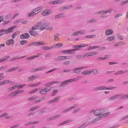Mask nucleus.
<instances>
[{
    "mask_svg": "<svg viewBox=\"0 0 128 128\" xmlns=\"http://www.w3.org/2000/svg\"><path fill=\"white\" fill-rule=\"evenodd\" d=\"M86 46H88V44H80L74 46L73 48H75L74 49H70L67 50H64L62 51V52L63 54H74V52L76 50H80V48H86Z\"/></svg>",
    "mask_w": 128,
    "mask_h": 128,
    "instance_id": "obj_1",
    "label": "nucleus"
},
{
    "mask_svg": "<svg viewBox=\"0 0 128 128\" xmlns=\"http://www.w3.org/2000/svg\"><path fill=\"white\" fill-rule=\"evenodd\" d=\"M102 112H104V110L102 109H98L97 110H92L90 112H89V114H94V116H97L98 118H104L110 114V112H108L105 114H102Z\"/></svg>",
    "mask_w": 128,
    "mask_h": 128,
    "instance_id": "obj_2",
    "label": "nucleus"
},
{
    "mask_svg": "<svg viewBox=\"0 0 128 128\" xmlns=\"http://www.w3.org/2000/svg\"><path fill=\"white\" fill-rule=\"evenodd\" d=\"M114 10V8H110L108 10H102L101 11H99L98 12H96L94 14H103L102 15L100 16V18H108V15L106 14H112V12Z\"/></svg>",
    "mask_w": 128,
    "mask_h": 128,
    "instance_id": "obj_3",
    "label": "nucleus"
},
{
    "mask_svg": "<svg viewBox=\"0 0 128 128\" xmlns=\"http://www.w3.org/2000/svg\"><path fill=\"white\" fill-rule=\"evenodd\" d=\"M82 78V76H77V78H74L73 79L66 80L65 81L61 82L59 86L60 88H64V86H66V84H70V82H78V80H80L78 78Z\"/></svg>",
    "mask_w": 128,
    "mask_h": 128,
    "instance_id": "obj_4",
    "label": "nucleus"
},
{
    "mask_svg": "<svg viewBox=\"0 0 128 128\" xmlns=\"http://www.w3.org/2000/svg\"><path fill=\"white\" fill-rule=\"evenodd\" d=\"M116 86H110L109 88L106 87V86H98L94 88V92H98V90H116Z\"/></svg>",
    "mask_w": 128,
    "mask_h": 128,
    "instance_id": "obj_5",
    "label": "nucleus"
},
{
    "mask_svg": "<svg viewBox=\"0 0 128 128\" xmlns=\"http://www.w3.org/2000/svg\"><path fill=\"white\" fill-rule=\"evenodd\" d=\"M64 46V44L62 43H58L57 44H55L53 45L52 46H44L42 47V50H52V48H62Z\"/></svg>",
    "mask_w": 128,
    "mask_h": 128,
    "instance_id": "obj_6",
    "label": "nucleus"
},
{
    "mask_svg": "<svg viewBox=\"0 0 128 128\" xmlns=\"http://www.w3.org/2000/svg\"><path fill=\"white\" fill-rule=\"evenodd\" d=\"M16 28V26H13L8 28V30H0V37L2 36H4L6 34H10V32H14V29Z\"/></svg>",
    "mask_w": 128,
    "mask_h": 128,
    "instance_id": "obj_7",
    "label": "nucleus"
},
{
    "mask_svg": "<svg viewBox=\"0 0 128 128\" xmlns=\"http://www.w3.org/2000/svg\"><path fill=\"white\" fill-rule=\"evenodd\" d=\"M43 8L42 6H41L36 8L30 13L28 14V16H34L38 14H40V12L42 10Z\"/></svg>",
    "mask_w": 128,
    "mask_h": 128,
    "instance_id": "obj_8",
    "label": "nucleus"
},
{
    "mask_svg": "<svg viewBox=\"0 0 128 128\" xmlns=\"http://www.w3.org/2000/svg\"><path fill=\"white\" fill-rule=\"evenodd\" d=\"M40 24V30L41 31L44 30H46L48 26H50V23L48 22H44L42 21L39 22Z\"/></svg>",
    "mask_w": 128,
    "mask_h": 128,
    "instance_id": "obj_9",
    "label": "nucleus"
},
{
    "mask_svg": "<svg viewBox=\"0 0 128 128\" xmlns=\"http://www.w3.org/2000/svg\"><path fill=\"white\" fill-rule=\"evenodd\" d=\"M84 68H88V67H86V66H82L81 67L74 68L72 69V70L73 72H74V74H80V72H82V70H84Z\"/></svg>",
    "mask_w": 128,
    "mask_h": 128,
    "instance_id": "obj_10",
    "label": "nucleus"
},
{
    "mask_svg": "<svg viewBox=\"0 0 128 128\" xmlns=\"http://www.w3.org/2000/svg\"><path fill=\"white\" fill-rule=\"evenodd\" d=\"M122 96H124L122 94H117L114 95V96H112V97L109 98L108 100L112 102L113 100H116V98H118V97H120V98H122Z\"/></svg>",
    "mask_w": 128,
    "mask_h": 128,
    "instance_id": "obj_11",
    "label": "nucleus"
},
{
    "mask_svg": "<svg viewBox=\"0 0 128 128\" xmlns=\"http://www.w3.org/2000/svg\"><path fill=\"white\" fill-rule=\"evenodd\" d=\"M44 46V42H33L31 44H30L28 45V46Z\"/></svg>",
    "mask_w": 128,
    "mask_h": 128,
    "instance_id": "obj_12",
    "label": "nucleus"
},
{
    "mask_svg": "<svg viewBox=\"0 0 128 128\" xmlns=\"http://www.w3.org/2000/svg\"><path fill=\"white\" fill-rule=\"evenodd\" d=\"M78 34H86V30H81L74 32L72 34V36H78Z\"/></svg>",
    "mask_w": 128,
    "mask_h": 128,
    "instance_id": "obj_13",
    "label": "nucleus"
},
{
    "mask_svg": "<svg viewBox=\"0 0 128 128\" xmlns=\"http://www.w3.org/2000/svg\"><path fill=\"white\" fill-rule=\"evenodd\" d=\"M44 70H46V66H41L37 68H34L31 70V72H36Z\"/></svg>",
    "mask_w": 128,
    "mask_h": 128,
    "instance_id": "obj_14",
    "label": "nucleus"
},
{
    "mask_svg": "<svg viewBox=\"0 0 128 128\" xmlns=\"http://www.w3.org/2000/svg\"><path fill=\"white\" fill-rule=\"evenodd\" d=\"M38 76H39L38 74L30 76V77L27 78V82H34V80H36V78H38Z\"/></svg>",
    "mask_w": 128,
    "mask_h": 128,
    "instance_id": "obj_15",
    "label": "nucleus"
},
{
    "mask_svg": "<svg viewBox=\"0 0 128 128\" xmlns=\"http://www.w3.org/2000/svg\"><path fill=\"white\" fill-rule=\"evenodd\" d=\"M96 54H98L96 52H89L88 53H86V54H84L83 55V56L84 58H88V56H96Z\"/></svg>",
    "mask_w": 128,
    "mask_h": 128,
    "instance_id": "obj_16",
    "label": "nucleus"
},
{
    "mask_svg": "<svg viewBox=\"0 0 128 128\" xmlns=\"http://www.w3.org/2000/svg\"><path fill=\"white\" fill-rule=\"evenodd\" d=\"M52 82H50L45 84L46 87L44 88V89L46 90V92H50V90H51L52 88L50 86L52 85Z\"/></svg>",
    "mask_w": 128,
    "mask_h": 128,
    "instance_id": "obj_17",
    "label": "nucleus"
},
{
    "mask_svg": "<svg viewBox=\"0 0 128 128\" xmlns=\"http://www.w3.org/2000/svg\"><path fill=\"white\" fill-rule=\"evenodd\" d=\"M64 18H66V14L64 13L59 14L54 16L55 20Z\"/></svg>",
    "mask_w": 128,
    "mask_h": 128,
    "instance_id": "obj_18",
    "label": "nucleus"
},
{
    "mask_svg": "<svg viewBox=\"0 0 128 128\" xmlns=\"http://www.w3.org/2000/svg\"><path fill=\"white\" fill-rule=\"evenodd\" d=\"M52 14V10H46L42 12V16H48Z\"/></svg>",
    "mask_w": 128,
    "mask_h": 128,
    "instance_id": "obj_19",
    "label": "nucleus"
},
{
    "mask_svg": "<svg viewBox=\"0 0 128 128\" xmlns=\"http://www.w3.org/2000/svg\"><path fill=\"white\" fill-rule=\"evenodd\" d=\"M64 0H57L54 1H52L49 2L50 4H60L64 2Z\"/></svg>",
    "mask_w": 128,
    "mask_h": 128,
    "instance_id": "obj_20",
    "label": "nucleus"
},
{
    "mask_svg": "<svg viewBox=\"0 0 128 128\" xmlns=\"http://www.w3.org/2000/svg\"><path fill=\"white\" fill-rule=\"evenodd\" d=\"M12 84V82L10 80H3L0 82V86H4V84Z\"/></svg>",
    "mask_w": 128,
    "mask_h": 128,
    "instance_id": "obj_21",
    "label": "nucleus"
},
{
    "mask_svg": "<svg viewBox=\"0 0 128 128\" xmlns=\"http://www.w3.org/2000/svg\"><path fill=\"white\" fill-rule=\"evenodd\" d=\"M8 115V113L5 112L2 114L1 116H0V118H4V119L5 120H10V118H12V116H6Z\"/></svg>",
    "mask_w": 128,
    "mask_h": 128,
    "instance_id": "obj_22",
    "label": "nucleus"
},
{
    "mask_svg": "<svg viewBox=\"0 0 128 128\" xmlns=\"http://www.w3.org/2000/svg\"><path fill=\"white\" fill-rule=\"evenodd\" d=\"M60 114H57L54 116H53L50 118H48L46 120L47 122H50V120H56V118H60Z\"/></svg>",
    "mask_w": 128,
    "mask_h": 128,
    "instance_id": "obj_23",
    "label": "nucleus"
},
{
    "mask_svg": "<svg viewBox=\"0 0 128 128\" xmlns=\"http://www.w3.org/2000/svg\"><path fill=\"white\" fill-rule=\"evenodd\" d=\"M30 38V34L28 33H25L20 36L21 40H26Z\"/></svg>",
    "mask_w": 128,
    "mask_h": 128,
    "instance_id": "obj_24",
    "label": "nucleus"
},
{
    "mask_svg": "<svg viewBox=\"0 0 128 128\" xmlns=\"http://www.w3.org/2000/svg\"><path fill=\"white\" fill-rule=\"evenodd\" d=\"M14 44V39L8 40L6 42V46H12Z\"/></svg>",
    "mask_w": 128,
    "mask_h": 128,
    "instance_id": "obj_25",
    "label": "nucleus"
},
{
    "mask_svg": "<svg viewBox=\"0 0 128 128\" xmlns=\"http://www.w3.org/2000/svg\"><path fill=\"white\" fill-rule=\"evenodd\" d=\"M60 98V96H56L52 100H51L49 102H48V104H56V102L59 100Z\"/></svg>",
    "mask_w": 128,
    "mask_h": 128,
    "instance_id": "obj_26",
    "label": "nucleus"
},
{
    "mask_svg": "<svg viewBox=\"0 0 128 128\" xmlns=\"http://www.w3.org/2000/svg\"><path fill=\"white\" fill-rule=\"evenodd\" d=\"M126 72H128V70H125L124 71L122 70H119L114 73V76H119L120 74H126Z\"/></svg>",
    "mask_w": 128,
    "mask_h": 128,
    "instance_id": "obj_27",
    "label": "nucleus"
},
{
    "mask_svg": "<svg viewBox=\"0 0 128 128\" xmlns=\"http://www.w3.org/2000/svg\"><path fill=\"white\" fill-rule=\"evenodd\" d=\"M72 119H68V120H66L64 122L58 124V126H63V124H68V122H72Z\"/></svg>",
    "mask_w": 128,
    "mask_h": 128,
    "instance_id": "obj_28",
    "label": "nucleus"
},
{
    "mask_svg": "<svg viewBox=\"0 0 128 128\" xmlns=\"http://www.w3.org/2000/svg\"><path fill=\"white\" fill-rule=\"evenodd\" d=\"M116 36L112 35L110 36H108L106 38V40H108V42H112V40H116Z\"/></svg>",
    "mask_w": 128,
    "mask_h": 128,
    "instance_id": "obj_29",
    "label": "nucleus"
},
{
    "mask_svg": "<svg viewBox=\"0 0 128 128\" xmlns=\"http://www.w3.org/2000/svg\"><path fill=\"white\" fill-rule=\"evenodd\" d=\"M106 36H112L114 34V31L112 29H108L105 31Z\"/></svg>",
    "mask_w": 128,
    "mask_h": 128,
    "instance_id": "obj_30",
    "label": "nucleus"
},
{
    "mask_svg": "<svg viewBox=\"0 0 128 128\" xmlns=\"http://www.w3.org/2000/svg\"><path fill=\"white\" fill-rule=\"evenodd\" d=\"M34 30H32V29L30 30L29 32V34L32 36H36V34H38V32L36 31H34Z\"/></svg>",
    "mask_w": 128,
    "mask_h": 128,
    "instance_id": "obj_31",
    "label": "nucleus"
},
{
    "mask_svg": "<svg viewBox=\"0 0 128 128\" xmlns=\"http://www.w3.org/2000/svg\"><path fill=\"white\" fill-rule=\"evenodd\" d=\"M10 58V56H6L2 57V58H1L0 59V64L2 62H6V60H8V58Z\"/></svg>",
    "mask_w": 128,
    "mask_h": 128,
    "instance_id": "obj_32",
    "label": "nucleus"
},
{
    "mask_svg": "<svg viewBox=\"0 0 128 128\" xmlns=\"http://www.w3.org/2000/svg\"><path fill=\"white\" fill-rule=\"evenodd\" d=\"M38 28H40V22L37 23L35 26H33L31 30H38Z\"/></svg>",
    "mask_w": 128,
    "mask_h": 128,
    "instance_id": "obj_33",
    "label": "nucleus"
},
{
    "mask_svg": "<svg viewBox=\"0 0 128 128\" xmlns=\"http://www.w3.org/2000/svg\"><path fill=\"white\" fill-rule=\"evenodd\" d=\"M40 108V106H36L30 109V112H34L36 110Z\"/></svg>",
    "mask_w": 128,
    "mask_h": 128,
    "instance_id": "obj_34",
    "label": "nucleus"
},
{
    "mask_svg": "<svg viewBox=\"0 0 128 128\" xmlns=\"http://www.w3.org/2000/svg\"><path fill=\"white\" fill-rule=\"evenodd\" d=\"M126 42H118L114 44V46H124Z\"/></svg>",
    "mask_w": 128,
    "mask_h": 128,
    "instance_id": "obj_35",
    "label": "nucleus"
},
{
    "mask_svg": "<svg viewBox=\"0 0 128 128\" xmlns=\"http://www.w3.org/2000/svg\"><path fill=\"white\" fill-rule=\"evenodd\" d=\"M55 60L58 62H60V60H64V56H58L57 58H54Z\"/></svg>",
    "mask_w": 128,
    "mask_h": 128,
    "instance_id": "obj_36",
    "label": "nucleus"
},
{
    "mask_svg": "<svg viewBox=\"0 0 128 128\" xmlns=\"http://www.w3.org/2000/svg\"><path fill=\"white\" fill-rule=\"evenodd\" d=\"M18 88V84H15L12 87L8 88L7 90L8 92H10V90H16V88Z\"/></svg>",
    "mask_w": 128,
    "mask_h": 128,
    "instance_id": "obj_37",
    "label": "nucleus"
},
{
    "mask_svg": "<svg viewBox=\"0 0 128 128\" xmlns=\"http://www.w3.org/2000/svg\"><path fill=\"white\" fill-rule=\"evenodd\" d=\"M92 74V72L88 70H84L82 72V74H84V76H86V74Z\"/></svg>",
    "mask_w": 128,
    "mask_h": 128,
    "instance_id": "obj_38",
    "label": "nucleus"
},
{
    "mask_svg": "<svg viewBox=\"0 0 128 128\" xmlns=\"http://www.w3.org/2000/svg\"><path fill=\"white\" fill-rule=\"evenodd\" d=\"M117 38L120 40H124V36L120 34H118L116 35Z\"/></svg>",
    "mask_w": 128,
    "mask_h": 128,
    "instance_id": "obj_39",
    "label": "nucleus"
},
{
    "mask_svg": "<svg viewBox=\"0 0 128 128\" xmlns=\"http://www.w3.org/2000/svg\"><path fill=\"white\" fill-rule=\"evenodd\" d=\"M18 68V67H14L12 68L9 69L6 71L7 72H14V70H16Z\"/></svg>",
    "mask_w": 128,
    "mask_h": 128,
    "instance_id": "obj_40",
    "label": "nucleus"
},
{
    "mask_svg": "<svg viewBox=\"0 0 128 128\" xmlns=\"http://www.w3.org/2000/svg\"><path fill=\"white\" fill-rule=\"evenodd\" d=\"M48 92L45 88L41 90L40 92V94L42 95L46 94Z\"/></svg>",
    "mask_w": 128,
    "mask_h": 128,
    "instance_id": "obj_41",
    "label": "nucleus"
},
{
    "mask_svg": "<svg viewBox=\"0 0 128 128\" xmlns=\"http://www.w3.org/2000/svg\"><path fill=\"white\" fill-rule=\"evenodd\" d=\"M96 34L94 35H88L84 36L85 38H96Z\"/></svg>",
    "mask_w": 128,
    "mask_h": 128,
    "instance_id": "obj_42",
    "label": "nucleus"
},
{
    "mask_svg": "<svg viewBox=\"0 0 128 128\" xmlns=\"http://www.w3.org/2000/svg\"><path fill=\"white\" fill-rule=\"evenodd\" d=\"M98 22V20L96 18H94L92 20H90L87 21L88 24H92V22Z\"/></svg>",
    "mask_w": 128,
    "mask_h": 128,
    "instance_id": "obj_43",
    "label": "nucleus"
},
{
    "mask_svg": "<svg viewBox=\"0 0 128 128\" xmlns=\"http://www.w3.org/2000/svg\"><path fill=\"white\" fill-rule=\"evenodd\" d=\"M58 36H60V34H57L54 36V42H58V40H60V38H58Z\"/></svg>",
    "mask_w": 128,
    "mask_h": 128,
    "instance_id": "obj_44",
    "label": "nucleus"
},
{
    "mask_svg": "<svg viewBox=\"0 0 128 128\" xmlns=\"http://www.w3.org/2000/svg\"><path fill=\"white\" fill-rule=\"evenodd\" d=\"M38 98V96H34L32 97H30L28 99V100L32 101V100H36Z\"/></svg>",
    "mask_w": 128,
    "mask_h": 128,
    "instance_id": "obj_45",
    "label": "nucleus"
},
{
    "mask_svg": "<svg viewBox=\"0 0 128 128\" xmlns=\"http://www.w3.org/2000/svg\"><path fill=\"white\" fill-rule=\"evenodd\" d=\"M102 117H98L96 119H94L92 122V124H96V122H98V120H102Z\"/></svg>",
    "mask_w": 128,
    "mask_h": 128,
    "instance_id": "obj_46",
    "label": "nucleus"
},
{
    "mask_svg": "<svg viewBox=\"0 0 128 128\" xmlns=\"http://www.w3.org/2000/svg\"><path fill=\"white\" fill-rule=\"evenodd\" d=\"M91 74L92 72L94 74H98V70L97 69H93L91 71Z\"/></svg>",
    "mask_w": 128,
    "mask_h": 128,
    "instance_id": "obj_47",
    "label": "nucleus"
},
{
    "mask_svg": "<svg viewBox=\"0 0 128 128\" xmlns=\"http://www.w3.org/2000/svg\"><path fill=\"white\" fill-rule=\"evenodd\" d=\"M16 96V92H14L8 95V96H10V98H14V96Z\"/></svg>",
    "mask_w": 128,
    "mask_h": 128,
    "instance_id": "obj_48",
    "label": "nucleus"
},
{
    "mask_svg": "<svg viewBox=\"0 0 128 128\" xmlns=\"http://www.w3.org/2000/svg\"><path fill=\"white\" fill-rule=\"evenodd\" d=\"M70 64V60H66L63 62V64L64 66H68Z\"/></svg>",
    "mask_w": 128,
    "mask_h": 128,
    "instance_id": "obj_49",
    "label": "nucleus"
},
{
    "mask_svg": "<svg viewBox=\"0 0 128 128\" xmlns=\"http://www.w3.org/2000/svg\"><path fill=\"white\" fill-rule=\"evenodd\" d=\"M58 94V90H54L52 94V96H54Z\"/></svg>",
    "mask_w": 128,
    "mask_h": 128,
    "instance_id": "obj_50",
    "label": "nucleus"
},
{
    "mask_svg": "<svg viewBox=\"0 0 128 128\" xmlns=\"http://www.w3.org/2000/svg\"><path fill=\"white\" fill-rule=\"evenodd\" d=\"M126 118H128V114L120 118V122H122V120H126Z\"/></svg>",
    "mask_w": 128,
    "mask_h": 128,
    "instance_id": "obj_51",
    "label": "nucleus"
},
{
    "mask_svg": "<svg viewBox=\"0 0 128 128\" xmlns=\"http://www.w3.org/2000/svg\"><path fill=\"white\" fill-rule=\"evenodd\" d=\"M22 20H24V19H18L14 22V24H18V22H20Z\"/></svg>",
    "mask_w": 128,
    "mask_h": 128,
    "instance_id": "obj_52",
    "label": "nucleus"
},
{
    "mask_svg": "<svg viewBox=\"0 0 128 128\" xmlns=\"http://www.w3.org/2000/svg\"><path fill=\"white\" fill-rule=\"evenodd\" d=\"M20 44L21 46H24V44H28V41L26 40H23L20 42Z\"/></svg>",
    "mask_w": 128,
    "mask_h": 128,
    "instance_id": "obj_53",
    "label": "nucleus"
},
{
    "mask_svg": "<svg viewBox=\"0 0 128 128\" xmlns=\"http://www.w3.org/2000/svg\"><path fill=\"white\" fill-rule=\"evenodd\" d=\"M8 68V66H2L0 67V70H6Z\"/></svg>",
    "mask_w": 128,
    "mask_h": 128,
    "instance_id": "obj_54",
    "label": "nucleus"
},
{
    "mask_svg": "<svg viewBox=\"0 0 128 128\" xmlns=\"http://www.w3.org/2000/svg\"><path fill=\"white\" fill-rule=\"evenodd\" d=\"M126 98H128V94L126 95H124L122 96L121 98H120V100H126Z\"/></svg>",
    "mask_w": 128,
    "mask_h": 128,
    "instance_id": "obj_55",
    "label": "nucleus"
},
{
    "mask_svg": "<svg viewBox=\"0 0 128 128\" xmlns=\"http://www.w3.org/2000/svg\"><path fill=\"white\" fill-rule=\"evenodd\" d=\"M4 72H2L0 74V80H4V76H4Z\"/></svg>",
    "mask_w": 128,
    "mask_h": 128,
    "instance_id": "obj_56",
    "label": "nucleus"
},
{
    "mask_svg": "<svg viewBox=\"0 0 128 128\" xmlns=\"http://www.w3.org/2000/svg\"><path fill=\"white\" fill-rule=\"evenodd\" d=\"M20 124H16V125L10 126V128H20Z\"/></svg>",
    "mask_w": 128,
    "mask_h": 128,
    "instance_id": "obj_57",
    "label": "nucleus"
},
{
    "mask_svg": "<svg viewBox=\"0 0 128 128\" xmlns=\"http://www.w3.org/2000/svg\"><path fill=\"white\" fill-rule=\"evenodd\" d=\"M65 8H66V10H70V8H72V4L66 6Z\"/></svg>",
    "mask_w": 128,
    "mask_h": 128,
    "instance_id": "obj_58",
    "label": "nucleus"
},
{
    "mask_svg": "<svg viewBox=\"0 0 128 128\" xmlns=\"http://www.w3.org/2000/svg\"><path fill=\"white\" fill-rule=\"evenodd\" d=\"M80 110H82L81 108H78L75 110H74L73 112H72V114H76V112H80Z\"/></svg>",
    "mask_w": 128,
    "mask_h": 128,
    "instance_id": "obj_59",
    "label": "nucleus"
},
{
    "mask_svg": "<svg viewBox=\"0 0 128 128\" xmlns=\"http://www.w3.org/2000/svg\"><path fill=\"white\" fill-rule=\"evenodd\" d=\"M112 58V56L106 55L104 57V60H108V58Z\"/></svg>",
    "mask_w": 128,
    "mask_h": 128,
    "instance_id": "obj_60",
    "label": "nucleus"
},
{
    "mask_svg": "<svg viewBox=\"0 0 128 128\" xmlns=\"http://www.w3.org/2000/svg\"><path fill=\"white\" fill-rule=\"evenodd\" d=\"M18 32H16L15 33H14L12 36V38L14 40V38H16V36H18Z\"/></svg>",
    "mask_w": 128,
    "mask_h": 128,
    "instance_id": "obj_61",
    "label": "nucleus"
},
{
    "mask_svg": "<svg viewBox=\"0 0 128 128\" xmlns=\"http://www.w3.org/2000/svg\"><path fill=\"white\" fill-rule=\"evenodd\" d=\"M24 92V90H18L17 92H15L16 93V96H18V94H20L21 92Z\"/></svg>",
    "mask_w": 128,
    "mask_h": 128,
    "instance_id": "obj_62",
    "label": "nucleus"
},
{
    "mask_svg": "<svg viewBox=\"0 0 128 128\" xmlns=\"http://www.w3.org/2000/svg\"><path fill=\"white\" fill-rule=\"evenodd\" d=\"M72 58V56H64V60H71Z\"/></svg>",
    "mask_w": 128,
    "mask_h": 128,
    "instance_id": "obj_63",
    "label": "nucleus"
},
{
    "mask_svg": "<svg viewBox=\"0 0 128 128\" xmlns=\"http://www.w3.org/2000/svg\"><path fill=\"white\" fill-rule=\"evenodd\" d=\"M38 88H35L32 90L31 92H30L29 94H34V92H38Z\"/></svg>",
    "mask_w": 128,
    "mask_h": 128,
    "instance_id": "obj_64",
    "label": "nucleus"
}]
</instances>
